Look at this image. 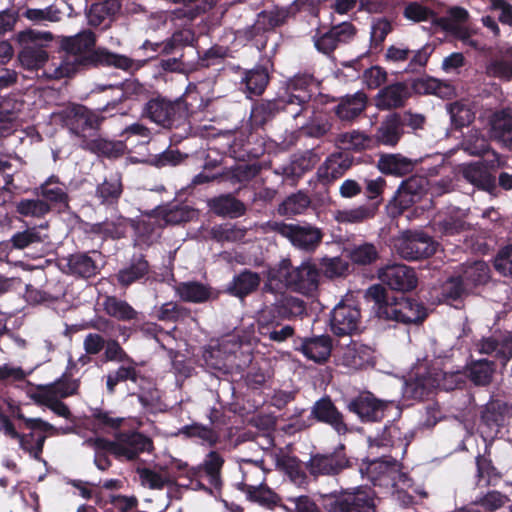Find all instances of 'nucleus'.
<instances>
[{
    "instance_id": "1",
    "label": "nucleus",
    "mask_w": 512,
    "mask_h": 512,
    "mask_svg": "<svg viewBox=\"0 0 512 512\" xmlns=\"http://www.w3.org/2000/svg\"><path fill=\"white\" fill-rule=\"evenodd\" d=\"M59 49L64 53L58 77L70 78L80 72L97 68L101 48H96L97 36L91 29H84L72 36H61Z\"/></svg>"
},
{
    "instance_id": "2",
    "label": "nucleus",
    "mask_w": 512,
    "mask_h": 512,
    "mask_svg": "<svg viewBox=\"0 0 512 512\" xmlns=\"http://www.w3.org/2000/svg\"><path fill=\"white\" fill-rule=\"evenodd\" d=\"M365 297L374 302L377 316L384 320L409 325L421 324L428 317L422 302L411 297L390 296L381 284L371 285L366 290Z\"/></svg>"
},
{
    "instance_id": "3",
    "label": "nucleus",
    "mask_w": 512,
    "mask_h": 512,
    "mask_svg": "<svg viewBox=\"0 0 512 512\" xmlns=\"http://www.w3.org/2000/svg\"><path fill=\"white\" fill-rule=\"evenodd\" d=\"M201 106L202 98L196 91L187 90L174 100L158 94L145 103L142 116L163 128H178Z\"/></svg>"
},
{
    "instance_id": "4",
    "label": "nucleus",
    "mask_w": 512,
    "mask_h": 512,
    "mask_svg": "<svg viewBox=\"0 0 512 512\" xmlns=\"http://www.w3.org/2000/svg\"><path fill=\"white\" fill-rule=\"evenodd\" d=\"M320 270L315 264L304 261L300 266H293L291 260L282 259L269 267L267 278L270 283L282 286L303 295H310L318 289Z\"/></svg>"
},
{
    "instance_id": "5",
    "label": "nucleus",
    "mask_w": 512,
    "mask_h": 512,
    "mask_svg": "<svg viewBox=\"0 0 512 512\" xmlns=\"http://www.w3.org/2000/svg\"><path fill=\"white\" fill-rule=\"evenodd\" d=\"M319 504L326 512H376L375 492L367 486L322 494Z\"/></svg>"
},
{
    "instance_id": "6",
    "label": "nucleus",
    "mask_w": 512,
    "mask_h": 512,
    "mask_svg": "<svg viewBox=\"0 0 512 512\" xmlns=\"http://www.w3.org/2000/svg\"><path fill=\"white\" fill-rule=\"evenodd\" d=\"M103 107L92 110L81 104L70 105L58 113V117L63 126L81 140H90L97 136L101 130L103 122L106 120Z\"/></svg>"
},
{
    "instance_id": "7",
    "label": "nucleus",
    "mask_w": 512,
    "mask_h": 512,
    "mask_svg": "<svg viewBox=\"0 0 512 512\" xmlns=\"http://www.w3.org/2000/svg\"><path fill=\"white\" fill-rule=\"evenodd\" d=\"M100 447L109 450L118 461L133 462L140 454L154 450L153 440L139 431H120L114 440H101Z\"/></svg>"
},
{
    "instance_id": "8",
    "label": "nucleus",
    "mask_w": 512,
    "mask_h": 512,
    "mask_svg": "<svg viewBox=\"0 0 512 512\" xmlns=\"http://www.w3.org/2000/svg\"><path fill=\"white\" fill-rule=\"evenodd\" d=\"M273 232L286 238L291 245L305 253H314L322 243L324 232L308 222L286 223L275 221L270 224Z\"/></svg>"
},
{
    "instance_id": "9",
    "label": "nucleus",
    "mask_w": 512,
    "mask_h": 512,
    "mask_svg": "<svg viewBox=\"0 0 512 512\" xmlns=\"http://www.w3.org/2000/svg\"><path fill=\"white\" fill-rule=\"evenodd\" d=\"M52 38L51 32H39L32 29L19 32L16 40L21 46L18 53L21 66L27 70L44 67L49 58L45 43L51 41Z\"/></svg>"
},
{
    "instance_id": "10",
    "label": "nucleus",
    "mask_w": 512,
    "mask_h": 512,
    "mask_svg": "<svg viewBox=\"0 0 512 512\" xmlns=\"http://www.w3.org/2000/svg\"><path fill=\"white\" fill-rule=\"evenodd\" d=\"M350 467L351 461L343 443L330 452L311 454L305 463V469L314 479L322 476L335 477Z\"/></svg>"
},
{
    "instance_id": "11",
    "label": "nucleus",
    "mask_w": 512,
    "mask_h": 512,
    "mask_svg": "<svg viewBox=\"0 0 512 512\" xmlns=\"http://www.w3.org/2000/svg\"><path fill=\"white\" fill-rule=\"evenodd\" d=\"M390 404V401L376 397L371 391L362 390L345 400V409L356 415L361 423L373 424L384 419Z\"/></svg>"
},
{
    "instance_id": "12",
    "label": "nucleus",
    "mask_w": 512,
    "mask_h": 512,
    "mask_svg": "<svg viewBox=\"0 0 512 512\" xmlns=\"http://www.w3.org/2000/svg\"><path fill=\"white\" fill-rule=\"evenodd\" d=\"M252 124L241 127L228 144V152L234 159L246 162L258 159L265 153L264 138Z\"/></svg>"
},
{
    "instance_id": "13",
    "label": "nucleus",
    "mask_w": 512,
    "mask_h": 512,
    "mask_svg": "<svg viewBox=\"0 0 512 512\" xmlns=\"http://www.w3.org/2000/svg\"><path fill=\"white\" fill-rule=\"evenodd\" d=\"M199 37L195 30L191 27H183L175 30L170 37L160 42H152L145 40L141 45V49L149 50L153 54L149 55V59L158 56H169L180 52L182 48H196L198 46Z\"/></svg>"
},
{
    "instance_id": "14",
    "label": "nucleus",
    "mask_w": 512,
    "mask_h": 512,
    "mask_svg": "<svg viewBox=\"0 0 512 512\" xmlns=\"http://www.w3.org/2000/svg\"><path fill=\"white\" fill-rule=\"evenodd\" d=\"M93 255H101L97 250L77 251L60 259L61 271L77 280H89L96 277L101 267Z\"/></svg>"
},
{
    "instance_id": "15",
    "label": "nucleus",
    "mask_w": 512,
    "mask_h": 512,
    "mask_svg": "<svg viewBox=\"0 0 512 512\" xmlns=\"http://www.w3.org/2000/svg\"><path fill=\"white\" fill-rule=\"evenodd\" d=\"M399 256L408 261L427 259L437 250V243L424 232H407L396 246Z\"/></svg>"
},
{
    "instance_id": "16",
    "label": "nucleus",
    "mask_w": 512,
    "mask_h": 512,
    "mask_svg": "<svg viewBox=\"0 0 512 512\" xmlns=\"http://www.w3.org/2000/svg\"><path fill=\"white\" fill-rule=\"evenodd\" d=\"M377 273L379 280L391 290L405 293L417 288V273L414 268L405 264H387L379 268Z\"/></svg>"
},
{
    "instance_id": "17",
    "label": "nucleus",
    "mask_w": 512,
    "mask_h": 512,
    "mask_svg": "<svg viewBox=\"0 0 512 512\" xmlns=\"http://www.w3.org/2000/svg\"><path fill=\"white\" fill-rule=\"evenodd\" d=\"M360 319L357 305L340 301L330 313V330L338 337L351 336L358 331Z\"/></svg>"
},
{
    "instance_id": "18",
    "label": "nucleus",
    "mask_w": 512,
    "mask_h": 512,
    "mask_svg": "<svg viewBox=\"0 0 512 512\" xmlns=\"http://www.w3.org/2000/svg\"><path fill=\"white\" fill-rule=\"evenodd\" d=\"M310 417L319 423L330 426L338 435H346L351 432L344 414L329 396H323L313 404Z\"/></svg>"
},
{
    "instance_id": "19",
    "label": "nucleus",
    "mask_w": 512,
    "mask_h": 512,
    "mask_svg": "<svg viewBox=\"0 0 512 512\" xmlns=\"http://www.w3.org/2000/svg\"><path fill=\"white\" fill-rule=\"evenodd\" d=\"M432 52L433 48L428 44L417 50H410L403 45H391L386 50L385 60L393 63L409 60L404 71L406 73H415L420 72L427 65Z\"/></svg>"
},
{
    "instance_id": "20",
    "label": "nucleus",
    "mask_w": 512,
    "mask_h": 512,
    "mask_svg": "<svg viewBox=\"0 0 512 512\" xmlns=\"http://www.w3.org/2000/svg\"><path fill=\"white\" fill-rule=\"evenodd\" d=\"M116 90L118 94L114 96L103 106V111L117 110L118 106L127 100L131 101H148L152 98L149 88L137 79H128L119 85H108L100 88Z\"/></svg>"
},
{
    "instance_id": "21",
    "label": "nucleus",
    "mask_w": 512,
    "mask_h": 512,
    "mask_svg": "<svg viewBox=\"0 0 512 512\" xmlns=\"http://www.w3.org/2000/svg\"><path fill=\"white\" fill-rule=\"evenodd\" d=\"M276 312L269 306L262 309L257 318V332L264 338L272 342L281 343L294 334V328L291 325H284Z\"/></svg>"
},
{
    "instance_id": "22",
    "label": "nucleus",
    "mask_w": 512,
    "mask_h": 512,
    "mask_svg": "<svg viewBox=\"0 0 512 512\" xmlns=\"http://www.w3.org/2000/svg\"><path fill=\"white\" fill-rule=\"evenodd\" d=\"M363 477H366L374 486H393L394 480L401 477L400 464L394 458L374 459L365 463L360 469Z\"/></svg>"
},
{
    "instance_id": "23",
    "label": "nucleus",
    "mask_w": 512,
    "mask_h": 512,
    "mask_svg": "<svg viewBox=\"0 0 512 512\" xmlns=\"http://www.w3.org/2000/svg\"><path fill=\"white\" fill-rule=\"evenodd\" d=\"M428 191V180L423 176H411L402 181L393 198L394 206L402 214L415 203L420 202Z\"/></svg>"
},
{
    "instance_id": "24",
    "label": "nucleus",
    "mask_w": 512,
    "mask_h": 512,
    "mask_svg": "<svg viewBox=\"0 0 512 512\" xmlns=\"http://www.w3.org/2000/svg\"><path fill=\"white\" fill-rule=\"evenodd\" d=\"M357 29L351 22L332 26L327 32L314 37V46L320 53L331 55L339 45L350 42Z\"/></svg>"
},
{
    "instance_id": "25",
    "label": "nucleus",
    "mask_w": 512,
    "mask_h": 512,
    "mask_svg": "<svg viewBox=\"0 0 512 512\" xmlns=\"http://www.w3.org/2000/svg\"><path fill=\"white\" fill-rule=\"evenodd\" d=\"M412 97L411 88L406 81H397L383 86L375 96V106L381 110L403 108Z\"/></svg>"
},
{
    "instance_id": "26",
    "label": "nucleus",
    "mask_w": 512,
    "mask_h": 512,
    "mask_svg": "<svg viewBox=\"0 0 512 512\" xmlns=\"http://www.w3.org/2000/svg\"><path fill=\"white\" fill-rule=\"evenodd\" d=\"M224 462V458L219 452L210 451L198 468H188L187 463L181 462L177 464V470L185 474L191 482L198 475L199 471H203L208 476L210 485L216 490H221V470Z\"/></svg>"
},
{
    "instance_id": "27",
    "label": "nucleus",
    "mask_w": 512,
    "mask_h": 512,
    "mask_svg": "<svg viewBox=\"0 0 512 512\" xmlns=\"http://www.w3.org/2000/svg\"><path fill=\"white\" fill-rule=\"evenodd\" d=\"M241 350V343L232 340L222 341L215 346L207 347L203 352L205 365L216 371H227L232 365V357Z\"/></svg>"
},
{
    "instance_id": "28",
    "label": "nucleus",
    "mask_w": 512,
    "mask_h": 512,
    "mask_svg": "<svg viewBox=\"0 0 512 512\" xmlns=\"http://www.w3.org/2000/svg\"><path fill=\"white\" fill-rule=\"evenodd\" d=\"M294 344L296 351L318 364L327 362L332 351V338L327 334L298 338Z\"/></svg>"
},
{
    "instance_id": "29",
    "label": "nucleus",
    "mask_w": 512,
    "mask_h": 512,
    "mask_svg": "<svg viewBox=\"0 0 512 512\" xmlns=\"http://www.w3.org/2000/svg\"><path fill=\"white\" fill-rule=\"evenodd\" d=\"M352 166L351 157L343 152L329 155L317 169L318 181L323 185H330L341 178Z\"/></svg>"
},
{
    "instance_id": "30",
    "label": "nucleus",
    "mask_w": 512,
    "mask_h": 512,
    "mask_svg": "<svg viewBox=\"0 0 512 512\" xmlns=\"http://www.w3.org/2000/svg\"><path fill=\"white\" fill-rule=\"evenodd\" d=\"M150 264L143 254H134L130 261L115 274L118 285L128 288L132 284L146 280L150 274Z\"/></svg>"
},
{
    "instance_id": "31",
    "label": "nucleus",
    "mask_w": 512,
    "mask_h": 512,
    "mask_svg": "<svg viewBox=\"0 0 512 512\" xmlns=\"http://www.w3.org/2000/svg\"><path fill=\"white\" fill-rule=\"evenodd\" d=\"M38 195L42 200L46 201L59 210L65 211L69 209L70 197L68 188L65 183L61 182L59 177L51 175L38 188Z\"/></svg>"
},
{
    "instance_id": "32",
    "label": "nucleus",
    "mask_w": 512,
    "mask_h": 512,
    "mask_svg": "<svg viewBox=\"0 0 512 512\" xmlns=\"http://www.w3.org/2000/svg\"><path fill=\"white\" fill-rule=\"evenodd\" d=\"M75 362L72 358L69 359L66 371L56 379L54 382L46 385H37L35 393L47 394L58 398H67L77 394L79 389V381L72 379V374L69 372L75 367Z\"/></svg>"
},
{
    "instance_id": "33",
    "label": "nucleus",
    "mask_w": 512,
    "mask_h": 512,
    "mask_svg": "<svg viewBox=\"0 0 512 512\" xmlns=\"http://www.w3.org/2000/svg\"><path fill=\"white\" fill-rule=\"evenodd\" d=\"M124 191L120 174H111L96 186L94 197L99 205L108 209H117Z\"/></svg>"
},
{
    "instance_id": "34",
    "label": "nucleus",
    "mask_w": 512,
    "mask_h": 512,
    "mask_svg": "<svg viewBox=\"0 0 512 512\" xmlns=\"http://www.w3.org/2000/svg\"><path fill=\"white\" fill-rule=\"evenodd\" d=\"M397 112L386 115L373 135L374 144L395 147L404 135Z\"/></svg>"
},
{
    "instance_id": "35",
    "label": "nucleus",
    "mask_w": 512,
    "mask_h": 512,
    "mask_svg": "<svg viewBox=\"0 0 512 512\" xmlns=\"http://www.w3.org/2000/svg\"><path fill=\"white\" fill-rule=\"evenodd\" d=\"M367 106L368 96L364 91L359 90L354 94L343 96L334 111L340 120L353 121L364 113Z\"/></svg>"
},
{
    "instance_id": "36",
    "label": "nucleus",
    "mask_w": 512,
    "mask_h": 512,
    "mask_svg": "<svg viewBox=\"0 0 512 512\" xmlns=\"http://www.w3.org/2000/svg\"><path fill=\"white\" fill-rule=\"evenodd\" d=\"M81 148L107 159L121 158L126 151V144L121 140H109L97 135L90 140H85L80 144Z\"/></svg>"
},
{
    "instance_id": "37",
    "label": "nucleus",
    "mask_w": 512,
    "mask_h": 512,
    "mask_svg": "<svg viewBox=\"0 0 512 512\" xmlns=\"http://www.w3.org/2000/svg\"><path fill=\"white\" fill-rule=\"evenodd\" d=\"M102 305L104 312L118 321L140 324L145 318L143 313L135 310L126 300L116 296H106Z\"/></svg>"
},
{
    "instance_id": "38",
    "label": "nucleus",
    "mask_w": 512,
    "mask_h": 512,
    "mask_svg": "<svg viewBox=\"0 0 512 512\" xmlns=\"http://www.w3.org/2000/svg\"><path fill=\"white\" fill-rule=\"evenodd\" d=\"M437 389V381L434 380L431 369L424 373H417L405 383L404 395L414 400H424Z\"/></svg>"
},
{
    "instance_id": "39",
    "label": "nucleus",
    "mask_w": 512,
    "mask_h": 512,
    "mask_svg": "<svg viewBox=\"0 0 512 512\" xmlns=\"http://www.w3.org/2000/svg\"><path fill=\"white\" fill-rule=\"evenodd\" d=\"M414 438V433L410 430H403L398 423L390 422L386 424L379 438L378 446L400 448L402 454H405L408 446Z\"/></svg>"
},
{
    "instance_id": "40",
    "label": "nucleus",
    "mask_w": 512,
    "mask_h": 512,
    "mask_svg": "<svg viewBox=\"0 0 512 512\" xmlns=\"http://www.w3.org/2000/svg\"><path fill=\"white\" fill-rule=\"evenodd\" d=\"M174 290L179 299L186 303L201 304L216 298L212 288L199 281L180 282Z\"/></svg>"
},
{
    "instance_id": "41",
    "label": "nucleus",
    "mask_w": 512,
    "mask_h": 512,
    "mask_svg": "<svg viewBox=\"0 0 512 512\" xmlns=\"http://www.w3.org/2000/svg\"><path fill=\"white\" fill-rule=\"evenodd\" d=\"M270 82V74L264 65H256L252 69L244 70L241 84L248 96H261Z\"/></svg>"
},
{
    "instance_id": "42",
    "label": "nucleus",
    "mask_w": 512,
    "mask_h": 512,
    "mask_svg": "<svg viewBox=\"0 0 512 512\" xmlns=\"http://www.w3.org/2000/svg\"><path fill=\"white\" fill-rule=\"evenodd\" d=\"M463 177L472 185L490 194L497 191V180L480 163H471L463 169Z\"/></svg>"
},
{
    "instance_id": "43",
    "label": "nucleus",
    "mask_w": 512,
    "mask_h": 512,
    "mask_svg": "<svg viewBox=\"0 0 512 512\" xmlns=\"http://www.w3.org/2000/svg\"><path fill=\"white\" fill-rule=\"evenodd\" d=\"M283 105L278 96L271 100H261L255 103L250 114V124L256 128H263L281 113Z\"/></svg>"
},
{
    "instance_id": "44",
    "label": "nucleus",
    "mask_w": 512,
    "mask_h": 512,
    "mask_svg": "<svg viewBox=\"0 0 512 512\" xmlns=\"http://www.w3.org/2000/svg\"><path fill=\"white\" fill-rule=\"evenodd\" d=\"M261 283V277L257 272L250 269H244L233 277L228 286L230 295L244 299L255 292Z\"/></svg>"
},
{
    "instance_id": "45",
    "label": "nucleus",
    "mask_w": 512,
    "mask_h": 512,
    "mask_svg": "<svg viewBox=\"0 0 512 512\" xmlns=\"http://www.w3.org/2000/svg\"><path fill=\"white\" fill-rule=\"evenodd\" d=\"M417 161L401 154H384L378 160L379 170L386 175L402 177L411 173Z\"/></svg>"
},
{
    "instance_id": "46",
    "label": "nucleus",
    "mask_w": 512,
    "mask_h": 512,
    "mask_svg": "<svg viewBox=\"0 0 512 512\" xmlns=\"http://www.w3.org/2000/svg\"><path fill=\"white\" fill-rule=\"evenodd\" d=\"M374 351L368 345L351 341L343 353V363L352 369H363L373 364Z\"/></svg>"
},
{
    "instance_id": "47",
    "label": "nucleus",
    "mask_w": 512,
    "mask_h": 512,
    "mask_svg": "<svg viewBox=\"0 0 512 512\" xmlns=\"http://www.w3.org/2000/svg\"><path fill=\"white\" fill-rule=\"evenodd\" d=\"M409 86L412 94H431L440 98H448L454 93V89L451 84L433 77L414 79Z\"/></svg>"
},
{
    "instance_id": "48",
    "label": "nucleus",
    "mask_w": 512,
    "mask_h": 512,
    "mask_svg": "<svg viewBox=\"0 0 512 512\" xmlns=\"http://www.w3.org/2000/svg\"><path fill=\"white\" fill-rule=\"evenodd\" d=\"M208 205L213 213L223 217L238 218L246 212L244 203L231 194L214 197Z\"/></svg>"
},
{
    "instance_id": "49",
    "label": "nucleus",
    "mask_w": 512,
    "mask_h": 512,
    "mask_svg": "<svg viewBox=\"0 0 512 512\" xmlns=\"http://www.w3.org/2000/svg\"><path fill=\"white\" fill-rule=\"evenodd\" d=\"M238 488L246 494L249 501L257 503L268 509H273L281 502V498L277 493L263 485L254 486L241 482Z\"/></svg>"
},
{
    "instance_id": "50",
    "label": "nucleus",
    "mask_w": 512,
    "mask_h": 512,
    "mask_svg": "<svg viewBox=\"0 0 512 512\" xmlns=\"http://www.w3.org/2000/svg\"><path fill=\"white\" fill-rule=\"evenodd\" d=\"M121 9L120 0H96L86 12L90 25L99 26L105 19H112Z\"/></svg>"
},
{
    "instance_id": "51",
    "label": "nucleus",
    "mask_w": 512,
    "mask_h": 512,
    "mask_svg": "<svg viewBox=\"0 0 512 512\" xmlns=\"http://www.w3.org/2000/svg\"><path fill=\"white\" fill-rule=\"evenodd\" d=\"M296 11L292 7H274L270 10L260 11L256 17L261 22L266 32H273L277 28L287 24L288 20L294 17Z\"/></svg>"
},
{
    "instance_id": "52",
    "label": "nucleus",
    "mask_w": 512,
    "mask_h": 512,
    "mask_svg": "<svg viewBox=\"0 0 512 512\" xmlns=\"http://www.w3.org/2000/svg\"><path fill=\"white\" fill-rule=\"evenodd\" d=\"M492 134L505 148L512 151V114L508 110H501L493 115Z\"/></svg>"
},
{
    "instance_id": "53",
    "label": "nucleus",
    "mask_w": 512,
    "mask_h": 512,
    "mask_svg": "<svg viewBox=\"0 0 512 512\" xmlns=\"http://www.w3.org/2000/svg\"><path fill=\"white\" fill-rule=\"evenodd\" d=\"M269 307L276 312L277 316L284 320L295 319L306 314V303L293 296H282Z\"/></svg>"
},
{
    "instance_id": "54",
    "label": "nucleus",
    "mask_w": 512,
    "mask_h": 512,
    "mask_svg": "<svg viewBox=\"0 0 512 512\" xmlns=\"http://www.w3.org/2000/svg\"><path fill=\"white\" fill-rule=\"evenodd\" d=\"M495 371V362L487 359L472 361L467 366L468 377L470 381L476 386L489 385L492 382Z\"/></svg>"
},
{
    "instance_id": "55",
    "label": "nucleus",
    "mask_w": 512,
    "mask_h": 512,
    "mask_svg": "<svg viewBox=\"0 0 512 512\" xmlns=\"http://www.w3.org/2000/svg\"><path fill=\"white\" fill-rule=\"evenodd\" d=\"M507 405L500 400L488 402L482 409L480 421L489 429L498 430L504 425Z\"/></svg>"
},
{
    "instance_id": "56",
    "label": "nucleus",
    "mask_w": 512,
    "mask_h": 512,
    "mask_svg": "<svg viewBox=\"0 0 512 512\" xmlns=\"http://www.w3.org/2000/svg\"><path fill=\"white\" fill-rule=\"evenodd\" d=\"M380 201L369 202L358 207L339 212L338 220L343 223H361L376 216Z\"/></svg>"
},
{
    "instance_id": "57",
    "label": "nucleus",
    "mask_w": 512,
    "mask_h": 512,
    "mask_svg": "<svg viewBox=\"0 0 512 512\" xmlns=\"http://www.w3.org/2000/svg\"><path fill=\"white\" fill-rule=\"evenodd\" d=\"M469 290L485 285L490 279V268L484 261H475L466 266L460 274Z\"/></svg>"
},
{
    "instance_id": "58",
    "label": "nucleus",
    "mask_w": 512,
    "mask_h": 512,
    "mask_svg": "<svg viewBox=\"0 0 512 512\" xmlns=\"http://www.w3.org/2000/svg\"><path fill=\"white\" fill-rule=\"evenodd\" d=\"M140 372L136 369V363L121 365L115 371H111L106 376V389L109 394H114L116 386L119 383L131 381L137 383Z\"/></svg>"
},
{
    "instance_id": "59",
    "label": "nucleus",
    "mask_w": 512,
    "mask_h": 512,
    "mask_svg": "<svg viewBox=\"0 0 512 512\" xmlns=\"http://www.w3.org/2000/svg\"><path fill=\"white\" fill-rule=\"evenodd\" d=\"M313 79L308 75L295 76L287 82L283 94H290L296 100L302 103H309L312 98L310 87Z\"/></svg>"
},
{
    "instance_id": "60",
    "label": "nucleus",
    "mask_w": 512,
    "mask_h": 512,
    "mask_svg": "<svg viewBox=\"0 0 512 512\" xmlns=\"http://www.w3.org/2000/svg\"><path fill=\"white\" fill-rule=\"evenodd\" d=\"M491 447L492 442H486L484 451L482 453H478L475 457L476 477L479 482L481 480L489 482L492 477L499 476L497 468L494 466L491 458Z\"/></svg>"
},
{
    "instance_id": "61",
    "label": "nucleus",
    "mask_w": 512,
    "mask_h": 512,
    "mask_svg": "<svg viewBox=\"0 0 512 512\" xmlns=\"http://www.w3.org/2000/svg\"><path fill=\"white\" fill-rule=\"evenodd\" d=\"M448 113L454 129L460 130L469 126L475 119V113L470 106L462 101H455L448 104Z\"/></svg>"
},
{
    "instance_id": "62",
    "label": "nucleus",
    "mask_w": 512,
    "mask_h": 512,
    "mask_svg": "<svg viewBox=\"0 0 512 512\" xmlns=\"http://www.w3.org/2000/svg\"><path fill=\"white\" fill-rule=\"evenodd\" d=\"M185 49L186 48H182L180 52L170 54L169 56H166L167 58L161 59L159 67L165 72L180 74H189L192 71L197 70L193 63L186 60Z\"/></svg>"
},
{
    "instance_id": "63",
    "label": "nucleus",
    "mask_w": 512,
    "mask_h": 512,
    "mask_svg": "<svg viewBox=\"0 0 512 512\" xmlns=\"http://www.w3.org/2000/svg\"><path fill=\"white\" fill-rule=\"evenodd\" d=\"M349 259L357 266H368L379 259V251L374 244L365 242L349 251Z\"/></svg>"
},
{
    "instance_id": "64",
    "label": "nucleus",
    "mask_w": 512,
    "mask_h": 512,
    "mask_svg": "<svg viewBox=\"0 0 512 512\" xmlns=\"http://www.w3.org/2000/svg\"><path fill=\"white\" fill-rule=\"evenodd\" d=\"M191 316V310L188 307L170 301L162 304L156 312V318L163 322L184 321Z\"/></svg>"
}]
</instances>
